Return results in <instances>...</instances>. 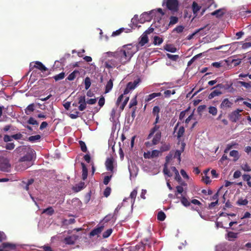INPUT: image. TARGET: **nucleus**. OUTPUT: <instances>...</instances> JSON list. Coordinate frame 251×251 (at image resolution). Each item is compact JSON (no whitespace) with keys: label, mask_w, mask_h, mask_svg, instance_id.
Segmentation results:
<instances>
[{"label":"nucleus","mask_w":251,"mask_h":251,"mask_svg":"<svg viewBox=\"0 0 251 251\" xmlns=\"http://www.w3.org/2000/svg\"><path fill=\"white\" fill-rule=\"evenodd\" d=\"M1 247L2 248V249H0V251H3V249L6 248L14 250L16 248V245L14 244L8 242H4L1 244Z\"/></svg>","instance_id":"nucleus-14"},{"label":"nucleus","mask_w":251,"mask_h":251,"mask_svg":"<svg viewBox=\"0 0 251 251\" xmlns=\"http://www.w3.org/2000/svg\"><path fill=\"white\" fill-rule=\"evenodd\" d=\"M78 104H79L78 106V109L80 111H83L86 108V102L85 99V96H80L78 98Z\"/></svg>","instance_id":"nucleus-9"},{"label":"nucleus","mask_w":251,"mask_h":251,"mask_svg":"<svg viewBox=\"0 0 251 251\" xmlns=\"http://www.w3.org/2000/svg\"><path fill=\"white\" fill-rule=\"evenodd\" d=\"M79 144L80 145L81 150L83 152H86L87 151V149L85 142L82 141H79Z\"/></svg>","instance_id":"nucleus-43"},{"label":"nucleus","mask_w":251,"mask_h":251,"mask_svg":"<svg viewBox=\"0 0 251 251\" xmlns=\"http://www.w3.org/2000/svg\"><path fill=\"white\" fill-rule=\"evenodd\" d=\"M29 67L30 70H33L34 68H37L43 73L48 71L47 67H46L43 63L40 61H35L30 63Z\"/></svg>","instance_id":"nucleus-5"},{"label":"nucleus","mask_w":251,"mask_h":251,"mask_svg":"<svg viewBox=\"0 0 251 251\" xmlns=\"http://www.w3.org/2000/svg\"><path fill=\"white\" fill-rule=\"evenodd\" d=\"M162 146L160 147V151L161 152L167 151L170 150L171 146L169 143H162Z\"/></svg>","instance_id":"nucleus-28"},{"label":"nucleus","mask_w":251,"mask_h":251,"mask_svg":"<svg viewBox=\"0 0 251 251\" xmlns=\"http://www.w3.org/2000/svg\"><path fill=\"white\" fill-rule=\"evenodd\" d=\"M178 21V18L176 16H171L170 18V22L168 25H165V24L163 25V26L162 27V28H160V30L162 32H164L166 31L169 26L170 25H174L176 24Z\"/></svg>","instance_id":"nucleus-6"},{"label":"nucleus","mask_w":251,"mask_h":251,"mask_svg":"<svg viewBox=\"0 0 251 251\" xmlns=\"http://www.w3.org/2000/svg\"><path fill=\"white\" fill-rule=\"evenodd\" d=\"M160 112V108L158 106H155L152 109V114L154 116H157V115H159V113Z\"/></svg>","instance_id":"nucleus-50"},{"label":"nucleus","mask_w":251,"mask_h":251,"mask_svg":"<svg viewBox=\"0 0 251 251\" xmlns=\"http://www.w3.org/2000/svg\"><path fill=\"white\" fill-rule=\"evenodd\" d=\"M85 188V183L80 182L73 187V189L75 192H78Z\"/></svg>","instance_id":"nucleus-19"},{"label":"nucleus","mask_w":251,"mask_h":251,"mask_svg":"<svg viewBox=\"0 0 251 251\" xmlns=\"http://www.w3.org/2000/svg\"><path fill=\"white\" fill-rule=\"evenodd\" d=\"M184 132H185L184 127L183 126H180L179 128L178 131L177 133V138H180V137H181L183 135Z\"/></svg>","instance_id":"nucleus-41"},{"label":"nucleus","mask_w":251,"mask_h":251,"mask_svg":"<svg viewBox=\"0 0 251 251\" xmlns=\"http://www.w3.org/2000/svg\"><path fill=\"white\" fill-rule=\"evenodd\" d=\"M161 132L160 131H158L157 132H156L152 140V145H156L158 144L161 140Z\"/></svg>","instance_id":"nucleus-12"},{"label":"nucleus","mask_w":251,"mask_h":251,"mask_svg":"<svg viewBox=\"0 0 251 251\" xmlns=\"http://www.w3.org/2000/svg\"><path fill=\"white\" fill-rule=\"evenodd\" d=\"M173 157V154L170 152V153L167 155L165 157V163L164 164H166L168 165V164L170 161V160L172 159Z\"/></svg>","instance_id":"nucleus-59"},{"label":"nucleus","mask_w":251,"mask_h":251,"mask_svg":"<svg viewBox=\"0 0 251 251\" xmlns=\"http://www.w3.org/2000/svg\"><path fill=\"white\" fill-rule=\"evenodd\" d=\"M242 86H244L246 88H250L251 87V85L250 83L246 82L244 81H240L238 82Z\"/></svg>","instance_id":"nucleus-62"},{"label":"nucleus","mask_w":251,"mask_h":251,"mask_svg":"<svg viewBox=\"0 0 251 251\" xmlns=\"http://www.w3.org/2000/svg\"><path fill=\"white\" fill-rule=\"evenodd\" d=\"M125 30V28H121L120 29H119L118 30H117L116 31H114L112 34V36H117V35H120L122 32H123Z\"/></svg>","instance_id":"nucleus-56"},{"label":"nucleus","mask_w":251,"mask_h":251,"mask_svg":"<svg viewBox=\"0 0 251 251\" xmlns=\"http://www.w3.org/2000/svg\"><path fill=\"white\" fill-rule=\"evenodd\" d=\"M185 144L183 143L181 148V150H176L175 153L174 158H177L178 162L181 161V154L184 151Z\"/></svg>","instance_id":"nucleus-16"},{"label":"nucleus","mask_w":251,"mask_h":251,"mask_svg":"<svg viewBox=\"0 0 251 251\" xmlns=\"http://www.w3.org/2000/svg\"><path fill=\"white\" fill-rule=\"evenodd\" d=\"M41 136L40 135H36L29 137L28 140L29 141L33 143L39 140Z\"/></svg>","instance_id":"nucleus-34"},{"label":"nucleus","mask_w":251,"mask_h":251,"mask_svg":"<svg viewBox=\"0 0 251 251\" xmlns=\"http://www.w3.org/2000/svg\"><path fill=\"white\" fill-rule=\"evenodd\" d=\"M242 110L237 109L233 112H232L229 115V120L233 123H236L240 118L241 115L240 114V112H242Z\"/></svg>","instance_id":"nucleus-7"},{"label":"nucleus","mask_w":251,"mask_h":251,"mask_svg":"<svg viewBox=\"0 0 251 251\" xmlns=\"http://www.w3.org/2000/svg\"><path fill=\"white\" fill-rule=\"evenodd\" d=\"M166 218V215L164 212L161 211L157 214V219L160 221H163Z\"/></svg>","instance_id":"nucleus-36"},{"label":"nucleus","mask_w":251,"mask_h":251,"mask_svg":"<svg viewBox=\"0 0 251 251\" xmlns=\"http://www.w3.org/2000/svg\"><path fill=\"white\" fill-rule=\"evenodd\" d=\"M34 110V104L31 103L27 106L25 109V113L27 115L30 114Z\"/></svg>","instance_id":"nucleus-33"},{"label":"nucleus","mask_w":251,"mask_h":251,"mask_svg":"<svg viewBox=\"0 0 251 251\" xmlns=\"http://www.w3.org/2000/svg\"><path fill=\"white\" fill-rule=\"evenodd\" d=\"M163 173L165 175H167L169 177L172 176V174L168 169V165L166 164H164Z\"/></svg>","instance_id":"nucleus-49"},{"label":"nucleus","mask_w":251,"mask_h":251,"mask_svg":"<svg viewBox=\"0 0 251 251\" xmlns=\"http://www.w3.org/2000/svg\"><path fill=\"white\" fill-rule=\"evenodd\" d=\"M22 137L23 135L20 133H18L12 135V137L13 138V139H14L15 140L21 139L22 138Z\"/></svg>","instance_id":"nucleus-64"},{"label":"nucleus","mask_w":251,"mask_h":251,"mask_svg":"<svg viewBox=\"0 0 251 251\" xmlns=\"http://www.w3.org/2000/svg\"><path fill=\"white\" fill-rule=\"evenodd\" d=\"M118 65L117 62L113 59L108 60L105 63L106 67L108 69L116 67Z\"/></svg>","instance_id":"nucleus-18"},{"label":"nucleus","mask_w":251,"mask_h":251,"mask_svg":"<svg viewBox=\"0 0 251 251\" xmlns=\"http://www.w3.org/2000/svg\"><path fill=\"white\" fill-rule=\"evenodd\" d=\"M11 165L9 160L1 155H0V171L4 172H9L10 170Z\"/></svg>","instance_id":"nucleus-2"},{"label":"nucleus","mask_w":251,"mask_h":251,"mask_svg":"<svg viewBox=\"0 0 251 251\" xmlns=\"http://www.w3.org/2000/svg\"><path fill=\"white\" fill-rule=\"evenodd\" d=\"M229 155L230 156L234 157V161H236L239 158V152L236 150L231 151L229 153Z\"/></svg>","instance_id":"nucleus-32"},{"label":"nucleus","mask_w":251,"mask_h":251,"mask_svg":"<svg viewBox=\"0 0 251 251\" xmlns=\"http://www.w3.org/2000/svg\"><path fill=\"white\" fill-rule=\"evenodd\" d=\"M248 203V201L247 199H239L237 201L238 205H246Z\"/></svg>","instance_id":"nucleus-42"},{"label":"nucleus","mask_w":251,"mask_h":251,"mask_svg":"<svg viewBox=\"0 0 251 251\" xmlns=\"http://www.w3.org/2000/svg\"><path fill=\"white\" fill-rule=\"evenodd\" d=\"M160 152L161 151H160L156 150H153L151 152L152 158L159 156L160 155Z\"/></svg>","instance_id":"nucleus-51"},{"label":"nucleus","mask_w":251,"mask_h":251,"mask_svg":"<svg viewBox=\"0 0 251 251\" xmlns=\"http://www.w3.org/2000/svg\"><path fill=\"white\" fill-rule=\"evenodd\" d=\"M85 88L86 90L88 89L91 86V80L89 77H86L84 80Z\"/></svg>","instance_id":"nucleus-46"},{"label":"nucleus","mask_w":251,"mask_h":251,"mask_svg":"<svg viewBox=\"0 0 251 251\" xmlns=\"http://www.w3.org/2000/svg\"><path fill=\"white\" fill-rule=\"evenodd\" d=\"M79 75V72L78 70H75L68 75V76L66 78V80H74L77 76H78Z\"/></svg>","instance_id":"nucleus-13"},{"label":"nucleus","mask_w":251,"mask_h":251,"mask_svg":"<svg viewBox=\"0 0 251 251\" xmlns=\"http://www.w3.org/2000/svg\"><path fill=\"white\" fill-rule=\"evenodd\" d=\"M222 94V92L218 90H215L212 91L209 95L208 99H212L216 96H218Z\"/></svg>","instance_id":"nucleus-31"},{"label":"nucleus","mask_w":251,"mask_h":251,"mask_svg":"<svg viewBox=\"0 0 251 251\" xmlns=\"http://www.w3.org/2000/svg\"><path fill=\"white\" fill-rule=\"evenodd\" d=\"M104 226H97L95 228L91 230L89 233L90 237H93L96 235H99L101 231L103 230Z\"/></svg>","instance_id":"nucleus-10"},{"label":"nucleus","mask_w":251,"mask_h":251,"mask_svg":"<svg viewBox=\"0 0 251 251\" xmlns=\"http://www.w3.org/2000/svg\"><path fill=\"white\" fill-rule=\"evenodd\" d=\"M129 100V97H127L126 98V99H125L124 101H123V103L122 104V105L120 106V109L121 110H123L125 108L127 102Z\"/></svg>","instance_id":"nucleus-57"},{"label":"nucleus","mask_w":251,"mask_h":251,"mask_svg":"<svg viewBox=\"0 0 251 251\" xmlns=\"http://www.w3.org/2000/svg\"><path fill=\"white\" fill-rule=\"evenodd\" d=\"M208 112L213 116H215L217 114V109L216 107L210 106L208 108Z\"/></svg>","instance_id":"nucleus-37"},{"label":"nucleus","mask_w":251,"mask_h":251,"mask_svg":"<svg viewBox=\"0 0 251 251\" xmlns=\"http://www.w3.org/2000/svg\"><path fill=\"white\" fill-rule=\"evenodd\" d=\"M112 176V175H111L110 176H105L104 179H103V183H104V184L107 185L109 183V181H110Z\"/></svg>","instance_id":"nucleus-63"},{"label":"nucleus","mask_w":251,"mask_h":251,"mask_svg":"<svg viewBox=\"0 0 251 251\" xmlns=\"http://www.w3.org/2000/svg\"><path fill=\"white\" fill-rule=\"evenodd\" d=\"M7 150H13L15 147V145L14 143H7L5 146L4 147Z\"/></svg>","instance_id":"nucleus-44"},{"label":"nucleus","mask_w":251,"mask_h":251,"mask_svg":"<svg viewBox=\"0 0 251 251\" xmlns=\"http://www.w3.org/2000/svg\"><path fill=\"white\" fill-rule=\"evenodd\" d=\"M133 48L130 44L124 45L113 53V56L121 64H124L128 62L135 53V51Z\"/></svg>","instance_id":"nucleus-1"},{"label":"nucleus","mask_w":251,"mask_h":251,"mask_svg":"<svg viewBox=\"0 0 251 251\" xmlns=\"http://www.w3.org/2000/svg\"><path fill=\"white\" fill-rule=\"evenodd\" d=\"M113 80L110 79L107 83L105 86V93L109 92L113 87Z\"/></svg>","instance_id":"nucleus-29"},{"label":"nucleus","mask_w":251,"mask_h":251,"mask_svg":"<svg viewBox=\"0 0 251 251\" xmlns=\"http://www.w3.org/2000/svg\"><path fill=\"white\" fill-rule=\"evenodd\" d=\"M149 19V14L147 12H144L140 15L139 21L140 23H144L146 21H148Z\"/></svg>","instance_id":"nucleus-24"},{"label":"nucleus","mask_w":251,"mask_h":251,"mask_svg":"<svg viewBox=\"0 0 251 251\" xmlns=\"http://www.w3.org/2000/svg\"><path fill=\"white\" fill-rule=\"evenodd\" d=\"M149 41V39L148 36L146 34L143 33V35L140 37V40L139 42V44L141 46H144L146 44H147Z\"/></svg>","instance_id":"nucleus-22"},{"label":"nucleus","mask_w":251,"mask_h":251,"mask_svg":"<svg viewBox=\"0 0 251 251\" xmlns=\"http://www.w3.org/2000/svg\"><path fill=\"white\" fill-rule=\"evenodd\" d=\"M163 41V40L162 38H160L159 36H155L154 37V40L153 43L155 45H160Z\"/></svg>","instance_id":"nucleus-35"},{"label":"nucleus","mask_w":251,"mask_h":251,"mask_svg":"<svg viewBox=\"0 0 251 251\" xmlns=\"http://www.w3.org/2000/svg\"><path fill=\"white\" fill-rule=\"evenodd\" d=\"M206 27V26H205L204 27H202V28H200L197 30H196L193 33L191 34H190L188 36H187V39L188 40H191V39H192L194 37V36L195 35H196V34H197L198 33L200 32V31L203 30L205 27Z\"/></svg>","instance_id":"nucleus-38"},{"label":"nucleus","mask_w":251,"mask_h":251,"mask_svg":"<svg viewBox=\"0 0 251 251\" xmlns=\"http://www.w3.org/2000/svg\"><path fill=\"white\" fill-rule=\"evenodd\" d=\"M33 155L32 151L27 152L25 155L20 158L19 161L21 162L26 163L27 165L26 168H28L32 164L31 161L33 159Z\"/></svg>","instance_id":"nucleus-4"},{"label":"nucleus","mask_w":251,"mask_h":251,"mask_svg":"<svg viewBox=\"0 0 251 251\" xmlns=\"http://www.w3.org/2000/svg\"><path fill=\"white\" fill-rule=\"evenodd\" d=\"M167 8L172 12H176L178 10L179 2L178 0H167Z\"/></svg>","instance_id":"nucleus-3"},{"label":"nucleus","mask_w":251,"mask_h":251,"mask_svg":"<svg viewBox=\"0 0 251 251\" xmlns=\"http://www.w3.org/2000/svg\"><path fill=\"white\" fill-rule=\"evenodd\" d=\"M153 127L150 130V133L148 136L147 139H151L153 135L154 134L155 132H157L159 131V129L160 128V126L159 125H156V124H153Z\"/></svg>","instance_id":"nucleus-17"},{"label":"nucleus","mask_w":251,"mask_h":251,"mask_svg":"<svg viewBox=\"0 0 251 251\" xmlns=\"http://www.w3.org/2000/svg\"><path fill=\"white\" fill-rule=\"evenodd\" d=\"M113 230L112 228L108 229L106 231H104L103 233L102 237L103 238H108L110 236L111 233H112Z\"/></svg>","instance_id":"nucleus-45"},{"label":"nucleus","mask_w":251,"mask_h":251,"mask_svg":"<svg viewBox=\"0 0 251 251\" xmlns=\"http://www.w3.org/2000/svg\"><path fill=\"white\" fill-rule=\"evenodd\" d=\"M201 56V53L198 54L195 56H194L188 62L187 65L188 66H190L193 62L196 59L200 57Z\"/></svg>","instance_id":"nucleus-60"},{"label":"nucleus","mask_w":251,"mask_h":251,"mask_svg":"<svg viewBox=\"0 0 251 251\" xmlns=\"http://www.w3.org/2000/svg\"><path fill=\"white\" fill-rule=\"evenodd\" d=\"M137 96H135L130 101L129 104V107L130 108L133 106H136L137 104V101L136 100Z\"/></svg>","instance_id":"nucleus-47"},{"label":"nucleus","mask_w":251,"mask_h":251,"mask_svg":"<svg viewBox=\"0 0 251 251\" xmlns=\"http://www.w3.org/2000/svg\"><path fill=\"white\" fill-rule=\"evenodd\" d=\"M168 58L170 59L171 60L173 61H176L179 58V55H173L171 54L170 53H167L166 54Z\"/></svg>","instance_id":"nucleus-48"},{"label":"nucleus","mask_w":251,"mask_h":251,"mask_svg":"<svg viewBox=\"0 0 251 251\" xmlns=\"http://www.w3.org/2000/svg\"><path fill=\"white\" fill-rule=\"evenodd\" d=\"M27 123L32 125H36L37 126L38 125V123L37 121L35 120L33 118L30 117L28 120L27 121Z\"/></svg>","instance_id":"nucleus-54"},{"label":"nucleus","mask_w":251,"mask_h":251,"mask_svg":"<svg viewBox=\"0 0 251 251\" xmlns=\"http://www.w3.org/2000/svg\"><path fill=\"white\" fill-rule=\"evenodd\" d=\"M137 191L136 190H133L130 194V198L131 199V201L134 202L135 199L137 196Z\"/></svg>","instance_id":"nucleus-52"},{"label":"nucleus","mask_w":251,"mask_h":251,"mask_svg":"<svg viewBox=\"0 0 251 251\" xmlns=\"http://www.w3.org/2000/svg\"><path fill=\"white\" fill-rule=\"evenodd\" d=\"M161 95V93L159 92V93H153L151 94H150L148 96H147L145 99V101L146 102H149L151 100H152V99H153L154 98H155V97H159Z\"/></svg>","instance_id":"nucleus-21"},{"label":"nucleus","mask_w":251,"mask_h":251,"mask_svg":"<svg viewBox=\"0 0 251 251\" xmlns=\"http://www.w3.org/2000/svg\"><path fill=\"white\" fill-rule=\"evenodd\" d=\"M241 169L245 172H251V168L249 166L248 163L246 162L245 163H243L241 165Z\"/></svg>","instance_id":"nucleus-39"},{"label":"nucleus","mask_w":251,"mask_h":251,"mask_svg":"<svg viewBox=\"0 0 251 251\" xmlns=\"http://www.w3.org/2000/svg\"><path fill=\"white\" fill-rule=\"evenodd\" d=\"M54 213V209L51 206L48 207L47 208L44 209L42 214H46L48 216H51Z\"/></svg>","instance_id":"nucleus-27"},{"label":"nucleus","mask_w":251,"mask_h":251,"mask_svg":"<svg viewBox=\"0 0 251 251\" xmlns=\"http://www.w3.org/2000/svg\"><path fill=\"white\" fill-rule=\"evenodd\" d=\"M141 82V79L139 78L134 80L133 82H129L126 86L130 90L134 89L138 84Z\"/></svg>","instance_id":"nucleus-11"},{"label":"nucleus","mask_w":251,"mask_h":251,"mask_svg":"<svg viewBox=\"0 0 251 251\" xmlns=\"http://www.w3.org/2000/svg\"><path fill=\"white\" fill-rule=\"evenodd\" d=\"M227 237L228 240L232 241L233 239L238 237V233L229 231L227 234Z\"/></svg>","instance_id":"nucleus-30"},{"label":"nucleus","mask_w":251,"mask_h":251,"mask_svg":"<svg viewBox=\"0 0 251 251\" xmlns=\"http://www.w3.org/2000/svg\"><path fill=\"white\" fill-rule=\"evenodd\" d=\"M164 49L167 51L171 52H175L176 51V48L172 44H166L164 46Z\"/></svg>","instance_id":"nucleus-23"},{"label":"nucleus","mask_w":251,"mask_h":251,"mask_svg":"<svg viewBox=\"0 0 251 251\" xmlns=\"http://www.w3.org/2000/svg\"><path fill=\"white\" fill-rule=\"evenodd\" d=\"M75 219L74 218H71L69 220H64V225H69L75 223Z\"/></svg>","instance_id":"nucleus-55"},{"label":"nucleus","mask_w":251,"mask_h":251,"mask_svg":"<svg viewBox=\"0 0 251 251\" xmlns=\"http://www.w3.org/2000/svg\"><path fill=\"white\" fill-rule=\"evenodd\" d=\"M201 8V6H199L196 1H193L192 5V9L194 15H197L198 12Z\"/></svg>","instance_id":"nucleus-25"},{"label":"nucleus","mask_w":251,"mask_h":251,"mask_svg":"<svg viewBox=\"0 0 251 251\" xmlns=\"http://www.w3.org/2000/svg\"><path fill=\"white\" fill-rule=\"evenodd\" d=\"M181 203L186 207L189 206L190 205V202L188 201L187 199L185 197H182L180 199Z\"/></svg>","instance_id":"nucleus-40"},{"label":"nucleus","mask_w":251,"mask_h":251,"mask_svg":"<svg viewBox=\"0 0 251 251\" xmlns=\"http://www.w3.org/2000/svg\"><path fill=\"white\" fill-rule=\"evenodd\" d=\"M12 139L13 138L12 137V135L9 136L8 135H4L3 137V141L6 143L11 141Z\"/></svg>","instance_id":"nucleus-61"},{"label":"nucleus","mask_w":251,"mask_h":251,"mask_svg":"<svg viewBox=\"0 0 251 251\" xmlns=\"http://www.w3.org/2000/svg\"><path fill=\"white\" fill-rule=\"evenodd\" d=\"M82 167V179L85 180L88 176V170L87 168L83 162L81 163Z\"/></svg>","instance_id":"nucleus-15"},{"label":"nucleus","mask_w":251,"mask_h":251,"mask_svg":"<svg viewBox=\"0 0 251 251\" xmlns=\"http://www.w3.org/2000/svg\"><path fill=\"white\" fill-rule=\"evenodd\" d=\"M111 189L110 187H106L104 191L103 195L105 197H108L111 193Z\"/></svg>","instance_id":"nucleus-58"},{"label":"nucleus","mask_w":251,"mask_h":251,"mask_svg":"<svg viewBox=\"0 0 251 251\" xmlns=\"http://www.w3.org/2000/svg\"><path fill=\"white\" fill-rule=\"evenodd\" d=\"M223 9H219L218 10H216L211 13V15L212 16H215L216 17L219 18L223 16L224 14H225V12H224Z\"/></svg>","instance_id":"nucleus-26"},{"label":"nucleus","mask_w":251,"mask_h":251,"mask_svg":"<svg viewBox=\"0 0 251 251\" xmlns=\"http://www.w3.org/2000/svg\"><path fill=\"white\" fill-rule=\"evenodd\" d=\"M114 159L113 157L107 158L106 160L105 165L106 170L111 173L113 172L114 171Z\"/></svg>","instance_id":"nucleus-8"},{"label":"nucleus","mask_w":251,"mask_h":251,"mask_svg":"<svg viewBox=\"0 0 251 251\" xmlns=\"http://www.w3.org/2000/svg\"><path fill=\"white\" fill-rule=\"evenodd\" d=\"M232 104V103L228 99H225L223 100L220 106L221 108H226L230 107Z\"/></svg>","instance_id":"nucleus-20"},{"label":"nucleus","mask_w":251,"mask_h":251,"mask_svg":"<svg viewBox=\"0 0 251 251\" xmlns=\"http://www.w3.org/2000/svg\"><path fill=\"white\" fill-rule=\"evenodd\" d=\"M64 241L66 243V244L69 245H72L74 244V241L72 238L71 237L65 238L64 239Z\"/></svg>","instance_id":"nucleus-53"}]
</instances>
